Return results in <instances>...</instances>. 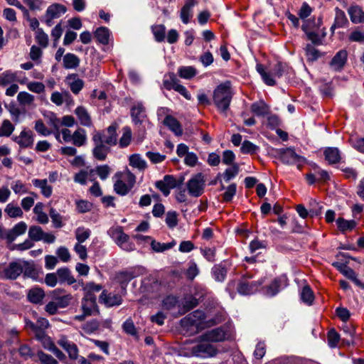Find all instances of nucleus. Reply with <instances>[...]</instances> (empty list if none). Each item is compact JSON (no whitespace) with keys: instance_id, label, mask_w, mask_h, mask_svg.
I'll return each instance as SVG.
<instances>
[{"instance_id":"57","label":"nucleus","mask_w":364,"mask_h":364,"mask_svg":"<svg viewBox=\"0 0 364 364\" xmlns=\"http://www.w3.org/2000/svg\"><path fill=\"white\" fill-rule=\"evenodd\" d=\"M114 190L118 195L125 196L132 188L127 185L124 181L118 179L114 184Z\"/></svg>"},{"instance_id":"24","label":"nucleus","mask_w":364,"mask_h":364,"mask_svg":"<svg viewBox=\"0 0 364 364\" xmlns=\"http://www.w3.org/2000/svg\"><path fill=\"white\" fill-rule=\"evenodd\" d=\"M129 164L139 171H144L148 166L147 163L139 154H133L129 156Z\"/></svg>"},{"instance_id":"26","label":"nucleus","mask_w":364,"mask_h":364,"mask_svg":"<svg viewBox=\"0 0 364 364\" xmlns=\"http://www.w3.org/2000/svg\"><path fill=\"white\" fill-rule=\"evenodd\" d=\"M348 24V21L345 12L338 8H336V16L334 23L331 27V31L333 33L336 28L345 27Z\"/></svg>"},{"instance_id":"54","label":"nucleus","mask_w":364,"mask_h":364,"mask_svg":"<svg viewBox=\"0 0 364 364\" xmlns=\"http://www.w3.org/2000/svg\"><path fill=\"white\" fill-rule=\"evenodd\" d=\"M179 80L176 77L173 73L165 75L163 80V85L168 90H175L176 85H178Z\"/></svg>"},{"instance_id":"29","label":"nucleus","mask_w":364,"mask_h":364,"mask_svg":"<svg viewBox=\"0 0 364 364\" xmlns=\"http://www.w3.org/2000/svg\"><path fill=\"white\" fill-rule=\"evenodd\" d=\"M27 229V225L25 222L21 221L16 224L13 228L8 230L9 242H13L17 237L24 234Z\"/></svg>"},{"instance_id":"21","label":"nucleus","mask_w":364,"mask_h":364,"mask_svg":"<svg viewBox=\"0 0 364 364\" xmlns=\"http://www.w3.org/2000/svg\"><path fill=\"white\" fill-rule=\"evenodd\" d=\"M196 4L195 0H186L185 4L181 10L180 17L182 22L185 24L189 23L193 16V7Z\"/></svg>"},{"instance_id":"4","label":"nucleus","mask_w":364,"mask_h":364,"mask_svg":"<svg viewBox=\"0 0 364 364\" xmlns=\"http://www.w3.org/2000/svg\"><path fill=\"white\" fill-rule=\"evenodd\" d=\"M141 268H130L117 272L114 275V281L120 285L123 292H126V289L131 280L137 277L141 274Z\"/></svg>"},{"instance_id":"35","label":"nucleus","mask_w":364,"mask_h":364,"mask_svg":"<svg viewBox=\"0 0 364 364\" xmlns=\"http://www.w3.org/2000/svg\"><path fill=\"white\" fill-rule=\"evenodd\" d=\"M86 131L82 128H78L73 134L71 142L76 146H82L86 144Z\"/></svg>"},{"instance_id":"37","label":"nucleus","mask_w":364,"mask_h":364,"mask_svg":"<svg viewBox=\"0 0 364 364\" xmlns=\"http://www.w3.org/2000/svg\"><path fill=\"white\" fill-rule=\"evenodd\" d=\"M100 299L108 306L119 305L122 303V297L117 294H107L105 291L100 295Z\"/></svg>"},{"instance_id":"7","label":"nucleus","mask_w":364,"mask_h":364,"mask_svg":"<svg viewBox=\"0 0 364 364\" xmlns=\"http://www.w3.org/2000/svg\"><path fill=\"white\" fill-rule=\"evenodd\" d=\"M250 276L243 277L237 285V291L241 295H250L255 294L262 284V280L250 281Z\"/></svg>"},{"instance_id":"42","label":"nucleus","mask_w":364,"mask_h":364,"mask_svg":"<svg viewBox=\"0 0 364 364\" xmlns=\"http://www.w3.org/2000/svg\"><path fill=\"white\" fill-rule=\"evenodd\" d=\"M16 73L11 70L4 71L0 73V86H7L14 82H16Z\"/></svg>"},{"instance_id":"51","label":"nucleus","mask_w":364,"mask_h":364,"mask_svg":"<svg viewBox=\"0 0 364 364\" xmlns=\"http://www.w3.org/2000/svg\"><path fill=\"white\" fill-rule=\"evenodd\" d=\"M43 230L41 227L38 225H32L28 230V237L33 241H41L43 238Z\"/></svg>"},{"instance_id":"59","label":"nucleus","mask_w":364,"mask_h":364,"mask_svg":"<svg viewBox=\"0 0 364 364\" xmlns=\"http://www.w3.org/2000/svg\"><path fill=\"white\" fill-rule=\"evenodd\" d=\"M302 30L306 34L308 39L310 40L313 43L319 44L321 42V38L318 36V33L314 31H311L309 28V25L306 22H305L302 25Z\"/></svg>"},{"instance_id":"32","label":"nucleus","mask_w":364,"mask_h":364,"mask_svg":"<svg viewBox=\"0 0 364 364\" xmlns=\"http://www.w3.org/2000/svg\"><path fill=\"white\" fill-rule=\"evenodd\" d=\"M44 204L41 202L37 203L33 209V212L36 215V221L40 224H47L49 221L48 215L43 211Z\"/></svg>"},{"instance_id":"23","label":"nucleus","mask_w":364,"mask_h":364,"mask_svg":"<svg viewBox=\"0 0 364 364\" xmlns=\"http://www.w3.org/2000/svg\"><path fill=\"white\" fill-rule=\"evenodd\" d=\"M103 142L108 146H114L117 144V125L112 124L106 130V133L102 134Z\"/></svg>"},{"instance_id":"55","label":"nucleus","mask_w":364,"mask_h":364,"mask_svg":"<svg viewBox=\"0 0 364 364\" xmlns=\"http://www.w3.org/2000/svg\"><path fill=\"white\" fill-rule=\"evenodd\" d=\"M151 31L157 42H162L165 39L166 27L162 24L151 26Z\"/></svg>"},{"instance_id":"11","label":"nucleus","mask_w":364,"mask_h":364,"mask_svg":"<svg viewBox=\"0 0 364 364\" xmlns=\"http://www.w3.org/2000/svg\"><path fill=\"white\" fill-rule=\"evenodd\" d=\"M12 139L22 149L31 147L34 141L32 131L26 129H23L18 136H13Z\"/></svg>"},{"instance_id":"53","label":"nucleus","mask_w":364,"mask_h":364,"mask_svg":"<svg viewBox=\"0 0 364 364\" xmlns=\"http://www.w3.org/2000/svg\"><path fill=\"white\" fill-rule=\"evenodd\" d=\"M256 68L266 85L273 86L276 84L275 80L270 77V74L265 70L262 65L257 64Z\"/></svg>"},{"instance_id":"10","label":"nucleus","mask_w":364,"mask_h":364,"mask_svg":"<svg viewBox=\"0 0 364 364\" xmlns=\"http://www.w3.org/2000/svg\"><path fill=\"white\" fill-rule=\"evenodd\" d=\"M66 11V7L60 4H53L49 6L44 16L45 23L47 26H51L53 24V19L60 18Z\"/></svg>"},{"instance_id":"28","label":"nucleus","mask_w":364,"mask_h":364,"mask_svg":"<svg viewBox=\"0 0 364 364\" xmlns=\"http://www.w3.org/2000/svg\"><path fill=\"white\" fill-rule=\"evenodd\" d=\"M164 124L172 131L176 136H181L183 134V129L179 122L171 115H168L164 120Z\"/></svg>"},{"instance_id":"1","label":"nucleus","mask_w":364,"mask_h":364,"mask_svg":"<svg viewBox=\"0 0 364 364\" xmlns=\"http://www.w3.org/2000/svg\"><path fill=\"white\" fill-rule=\"evenodd\" d=\"M233 92L228 81L219 85L213 91V102L218 110L225 116H227Z\"/></svg>"},{"instance_id":"40","label":"nucleus","mask_w":364,"mask_h":364,"mask_svg":"<svg viewBox=\"0 0 364 364\" xmlns=\"http://www.w3.org/2000/svg\"><path fill=\"white\" fill-rule=\"evenodd\" d=\"M95 38L97 41L103 45H107L109 43L110 32L106 27H100L94 33Z\"/></svg>"},{"instance_id":"62","label":"nucleus","mask_w":364,"mask_h":364,"mask_svg":"<svg viewBox=\"0 0 364 364\" xmlns=\"http://www.w3.org/2000/svg\"><path fill=\"white\" fill-rule=\"evenodd\" d=\"M301 299L304 303L309 305L312 304L314 301V294L309 286L303 287L301 291Z\"/></svg>"},{"instance_id":"27","label":"nucleus","mask_w":364,"mask_h":364,"mask_svg":"<svg viewBox=\"0 0 364 364\" xmlns=\"http://www.w3.org/2000/svg\"><path fill=\"white\" fill-rule=\"evenodd\" d=\"M65 291L62 289H57L53 291V298L55 299V303L59 308H65L67 307L71 300L73 299V296L71 294H68L63 295L61 296H58L59 293H63Z\"/></svg>"},{"instance_id":"3","label":"nucleus","mask_w":364,"mask_h":364,"mask_svg":"<svg viewBox=\"0 0 364 364\" xmlns=\"http://www.w3.org/2000/svg\"><path fill=\"white\" fill-rule=\"evenodd\" d=\"M92 141L95 145L92 149L94 158L100 161H105L110 151V148L103 142L102 134L100 132L94 134Z\"/></svg>"},{"instance_id":"14","label":"nucleus","mask_w":364,"mask_h":364,"mask_svg":"<svg viewBox=\"0 0 364 364\" xmlns=\"http://www.w3.org/2000/svg\"><path fill=\"white\" fill-rule=\"evenodd\" d=\"M225 332L222 328L208 331L200 336V339L205 342H220L225 339Z\"/></svg>"},{"instance_id":"52","label":"nucleus","mask_w":364,"mask_h":364,"mask_svg":"<svg viewBox=\"0 0 364 364\" xmlns=\"http://www.w3.org/2000/svg\"><path fill=\"white\" fill-rule=\"evenodd\" d=\"M22 262L23 263V276L36 279L38 277V272L36 269L33 264L24 260H22Z\"/></svg>"},{"instance_id":"19","label":"nucleus","mask_w":364,"mask_h":364,"mask_svg":"<svg viewBox=\"0 0 364 364\" xmlns=\"http://www.w3.org/2000/svg\"><path fill=\"white\" fill-rule=\"evenodd\" d=\"M65 82L73 93L77 95L84 87V82L77 74H70L66 77Z\"/></svg>"},{"instance_id":"44","label":"nucleus","mask_w":364,"mask_h":364,"mask_svg":"<svg viewBox=\"0 0 364 364\" xmlns=\"http://www.w3.org/2000/svg\"><path fill=\"white\" fill-rule=\"evenodd\" d=\"M176 245L175 241H172L168 243H161L159 242L156 241L155 240H151V249L156 252H163L166 250H170L173 247Z\"/></svg>"},{"instance_id":"47","label":"nucleus","mask_w":364,"mask_h":364,"mask_svg":"<svg viewBox=\"0 0 364 364\" xmlns=\"http://www.w3.org/2000/svg\"><path fill=\"white\" fill-rule=\"evenodd\" d=\"M11 188L16 195H23L28 193L27 185L21 180L14 181L11 184Z\"/></svg>"},{"instance_id":"16","label":"nucleus","mask_w":364,"mask_h":364,"mask_svg":"<svg viewBox=\"0 0 364 364\" xmlns=\"http://www.w3.org/2000/svg\"><path fill=\"white\" fill-rule=\"evenodd\" d=\"M131 117L135 124H141L146 117V109L141 102L135 103L131 109Z\"/></svg>"},{"instance_id":"15","label":"nucleus","mask_w":364,"mask_h":364,"mask_svg":"<svg viewBox=\"0 0 364 364\" xmlns=\"http://www.w3.org/2000/svg\"><path fill=\"white\" fill-rule=\"evenodd\" d=\"M58 344L68 353L70 359L76 360L77 358V346L74 343L68 341L65 336H61L58 341Z\"/></svg>"},{"instance_id":"64","label":"nucleus","mask_w":364,"mask_h":364,"mask_svg":"<svg viewBox=\"0 0 364 364\" xmlns=\"http://www.w3.org/2000/svg\"><path fill=\"white\" fill-rule=\"evenodd\" d=\"M350 143L355 150L364 154V137H351Z\"/></svg>"},{"instance_id":"56","label":"nucleus","mask_w":364,"mask_h":364,"mask_svg":"<svg viewBox=\"0 0 364 364\" xmlns=\"http://www.w3.org/2000/svg\"><path fill=\"white\" fill-rule=\"evenodd\" d=\"M90 172H95L101 180L105 181L109 177L111 168L107 164L100 165L91 170Z\"/></svg>"},{"instance_id":"5","label":"nucleus","mask_w":364,"mask_h":364,"mask_svg":"<svg viewBox=\"0 0 364 364\" xmlns=\"http://www.w3.org/2000/svg\"><path fill=\"white\" fill-rule=\"evenodd\" d=\"M205 186V180L204 176L200 173L193 176L186 183L188 193L196 198L203 193Z\"/></svg>"},{"instance_id":"48","label":"nucleus","mask_w":364,"mask_h":364,"mask_svg":"<svg viewBox=\"0 0 364 364\" xmlns=\"http://www.w3.org/2000/svg\"><path fill=\"white\" fill-rule=\"evenodd\" d=\"M336 224L338 228L342 232L352 230L356 225L355 220H347L343 218H338L336 220Z\"/></svg>"},{"instance_id":"60","label":"nucleus","mask_w":364,"mask_h":364,"mask_svg":"<svg viewBox=\"0 0 364 364\" xmlns=\"http://www.w3.org/2000/svg\"><path fill=\"white\" fill-rule=\"evenodd\" d=\"M14 131V126L8 119H4L0 128V136H9Z\"/></svg>"},{"instance_id":"33","label":"nucleus","mask_w":364,"mask_h":364,"mask_svg":"<svg viewBox=\"0 0 364 364\" xmlns=\"http://www.w3.org/2000/svg\"><path fill=\"white\" fill-rule=\"evenodd\" d=\"M45 296L44 291L41 288H32L27 294L28 299L33 304H41Z\"/></svg>"},{"instance_id":"20","label":"nucleus","mask_w":364,"mask_h":364,"mask_svg":"<svg viewBox=\"0 0 364 364\" xmlns=\"http://www.w3.org/2000/svg\"><path fill=\"white\" fill-rule=\"evenodd\" d=\"M198 304V299L191 295L186 296L178 304V314H185Z\"/></svg>"},{"instance_id":"39","label":"nucleus","mask_w":364,"mask_h":364,"mask_svg":"<svg viewBox=\"0 0 364 364\" xmlns=\"http://www.w3.org/2000/svg\"><path fill=\"white\" fill-rule=\"evenodd\" d=\"M324 156L326 160L330 164H333L339 162L341 159L340 151L337 148L329 147L324 151Z\"/></svg>"},{"instance_id":"18","label":"nucleus","mask_w":364,"mask_h":364,"mask_svg":"<svg viewBox=\"0 0 364 364\" xmlns=\"http://www.w3.org/2000/svg\"><path fill=\"white\" fill-rule=\"evenodd\" d=\"M287 286V279L284 278L274 279L272 283L265 288L264 294L268 296H275L282 289Z\"/></svg>"},{"instance_id":"46","label":"nucleus","mask_w":364,"mask_h":364,"mask_svg":"<svg viewBox=\"0 0 364 364\" xmlns=\"http://www.w3.org/2000/svg\"><path fill=\"white\" fill-rule=\"evenodd\" d=\"M49 215L51 218L53 225L55 228H60L63 227L64 218L61 215L55 208H51L49 210Z\"/></svg>"},{"instance_id":"45","label":"nucleus","mask_w":364,"mask_h":364,"mask_svg":"<svg viewBox=\"0 0 364 364\" xmlns=\"http://www.w3.org/2000/svg\"><path fill=\"white\" fill-rule=\"evenodd\" d=\"M178 75L183 79H191L197 74L196 69L193 66H182L178 69Z\"/></svg>"},{"instance_id":"50","label":"nucleus","mask_w":364,"mask_h":364,"mask_svg":"<svg viewBox=\"0 0 364 364\" xmlns=\"http://www.w3.org/2000/svg\"><path fill=\"white\" fill-rule=\"evenodd\" d=\"M4 212L10 217V218H22L23 213L22 209L10 203H8L4 209Z\"/></svg>"},{"instance_id":"38","label":"nucleus","mask_w":364,"mask_h":364,"mask_svg":"<svg viewBox=\"0 0 364 364\" xmlns=\"http://www.w3.org/2000/svg\"><path fill=\"white\" fill-rule=\"evenodd\" d=\"M211 273L216 282H223L226 278L228 270L225 267L219 264L213 266Z\"/></svg>"},{"instance_id":"9","label":"nucleus","mask_w":364,"mask_h":364,"mask_svg":"<svg viewBox=\"0 0 364 364\" xmlns=\"http://www.w3.org/2000/svg\"><path fill=\"white\" fill-rule=\"evenodd\" d=\"M277 153L282 163L286 164L299 166L304 161V158L297 154L292 148L279 149L277 150Z\"/></svg>"},{"instance_id":"36","label":"nucleus","mask_w":364,"mask_h":364,"mask_svg":"<svg viewBox=\"0 0 364 364\" xmlns=\"http://www.w3.org/2000/svg\"><path fill=\"white\" fill-rule=\"evenodd\" d=\"M205 316L203 311L196 310L183 319V322H188L191 325L198 326L205 319Z\"/></svg>"},{"instance_id":"8","label":"nucleus","mask_w":364,"mask_h":364,"mask_svg":"<svg viewBox=\"0 0 364 364\" xmlns=\"http://www.w3.org/2000/svg\"><path fill=\"white\" fill-rule=\"evenodd\" d=\"M21 265H23V263L21 259L11 262L0 273V279L12 280L17 279L23 271V266Z\"/></svg>"},{"instance_id":"34","label":"nucleus","mask_w":364,"mask_h":364,"mask_svg":"<svg viewBox=\"0 0 364 364\" xmlns=\"http://www.w3.org/2000/svg\"><path fill=\"white\" fill-rule=\"evenodd\" d=\"M80 58L73 53H66L63 58V67L65 69H75L80 65Z\"/></svg>"},{"instance_id":"49","label":"nucleus","mask_w":364,"mask_h":364,"mask_svg":"<svg viewBox=\"0 0 364 364\" xmlns=\"http://www.w3.org/2000/svg\"><path fill=\"white\" fill-rule=\"evenodd\" d=\"M91 235V230L89 228L85 227H78L75 230V235L77 240V242L83 243L87 240Z\"/></svg>"},{"instance_id":"13","label":"nucleus","mask_w":364,"mask_h":364,"mask_svg":"<svg viewBox=\"0 0 364 364\" xmlns=\"http://www.w3.org/2000/svg\"><path fill=\"white\" fill-rule=\"evenodd\" d=\"M82 310L87 315H94L98 313L96 296L94 294L85 295L82 300Z\"/></svg>"},{"instance_id":"41","label":"nucleus","mask_w":364,"mask_h":364,"mask_svg":"<svg viewBox=\"0 0 364 364\" xmlns=\"http://www.w3.org/2000/svg\"><path fill=\"white\" fill-rule=\"evenodd\" d=\"M17 101L22 107H31L34 103L35 97L27 92L23 91L18 94Z\"/></svg>"},{"instance_id":"30","label":"nucleus","mask_w":364,"mask_h":364,"mask_svg":"<svg viewBox=\"0 0 364 364\" xmlns=\"http://www.w3.org/2000/svg\"><path fill=\"white\" fill-rule=\"evenodd\" d=\"M75 113L82 126L90 127L92 125L91 117L85 107H77Z\"/></svg>"},{"instance_id":"25","label":"nucleus","mask_w":364,"mask_h":364,"mask_svg":"<svg viewBox=\"0 0 364 364\" xmlns=\"http://www.w3.org/2000/svg\"><path fill=\"white\" fill-rule=\"evenodd\" d=\"M32 183L35 187L41 189V193L44 197L49 198L51 196L53 188L48 185L47 179L35 178L32 180Z\"/></svg>"},{"instance_id":"58","label":"nucleus","mask_w":364,"mask_h":364,"mask_svg":"<svg viewBox=\"0 0 364 364\" xmlns=\"http://www.w3.org/2000/svg\"><path fill=\"white\" fill-rule=\"evenodd\" d=\"M132 130L129 127H124L123 128V134L119 139V146L122 148L127 147L129 145L132 140Z\"/></svg>"},{"instance_id":"61","label":"nucleus","mask_w":364,"mask_h":364,"mask_svg":"<svg viewBox=\"0 0 364 364\" xmlns=\"http://www.w3.org/2000/svg\"><path fill=\"white\" fill-rule=\"evenodd\" d=\"M180 302L176 296L170 295L163 300V308L166 310H171L174 307L178 306Z\"/></svg>"},{"instance_id":"2","label":"nucleus","mask_w":364,"mask_h":364,"mask_svg":"<svg viewBox=\"0 0 364 364\" xmlns=\"http://www.w3.org/2000/svg\"><path fill=\"white\" fill-rule=\"evenodd\" d=\"M107 233L122 250L131 252L135 249L134 244L130 241L129 236L124 232L122 227H112Z\"/></svg>"},{"instance_id":"12","label":"nucleus","mask_w":364,"mask_h":364,"mask_svg":"<svg viewBox=\"0 0 364 364\" xmlns=\"http://www.w3.org/2000/svg\"><path fill=\"white\" fill-rule=\"evenodd\" d=\"M155 186L165 196H168L171 190L176 187L177 183L173 176L166 175L162 180L156 181Z\"/></svg>"},{"instance_id":"43","label":"nucleus","mask_w":364,"mask_h":364,"mask_svg":"<svg viewBox=\"0 0 364 364\" xmlns=\"http://www.w3.org/2000/svg\"><path fill=\"white\" fill-rule=\"evenodd\" d=\"M251 112L257 116H264L269 113V107L264 101H259L251 105Z\"/></svg>"},{"instance_id":"22","label":"nucleus","mask_w":364,"mask_h":364,"mask_svg":"<svg viewBox=\"0 0 364 364\" xmlns=\"http://www.w3.org/2000/svg\"><path fill=\"white\" fill-rule=\"evenodd\" d=\"M348 14L350 21L353 23H360L364 22V11L362 8L358 5H351L348 9Z\"/></svg>"},{"instance_id":"63","label":"nucleus","mask_w":364,"mask_h":364,"mask_svg":"<svg viewBox=\"0 0 364 364\" xmlns=\"http://www.w3.org/2000/svg\"><path fill=\"white\" fill-rule=\"evenodd\" d=\"M239 173V166L237 164H233L230 168H226L223 173V178L226 182L230 181L232 178H235Z\"/></svg>"},{"instance_id":"17","label":"nucleus","mask_w":364,"mask_h":364,"mask_svg":"<svg viewBox=\"0 0 364 364\" xmlns=\"http://www.w3.org/2000/svg\"><path fill=\"white\" fill-rule=\"evenodd\" d=\"M348 58V53L346 50H341L332 58L330 66L335 71H340L344 67Z\"/></svg>"},{"instance_id":"31","label":"nucleus","mask_w":364,"mask_h":364,"mask_svg":"<svg viewBox=\"0 0 364 364\" xmlns=\"http://www.w3.org/2000/svg\"><path fill=\"white\" fill-rule=\"evenodd\" d=\"M56 274L60 283L66 282L68 284L71 285L76 282V279L72 275L70 270L67 267L58 269Z\"/></svg>"},{"instance_id":"6","label":"nucleus","mask_w":364,"mask_h":364,"mask_svg":"<svg viewBox=\"0 0 364 364\" xmlns=\"http://www.w3.org/2000/svg\"><path fill=\"white\" fill-rule=\"evenodd\" d=\"M190 350V355L202 358L214 357L218 353L215 346L207 343H198L192 346Z\"/></svg>"}]
</instances>
